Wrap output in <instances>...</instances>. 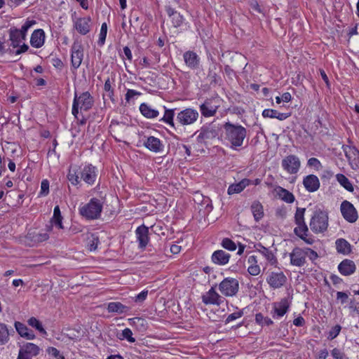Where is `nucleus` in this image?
<instances>
[{
	"mask_svg": "<svg viewBox=\"0 0 359 359\" xmlns=\"http://www.w3.org/2000/svg\"><path fill=\"white\" fill-rule=\"evenodd\" d=\"M225 139L231 144V147L236 149L242 146L247 135L246 129L241 125L226 122L224 125Z\"/></svg>",
	"mask_w": 359,
	"mask_h": 359,
	"instance_id": "obj_1",
	"label": "nucleus"
},
{
	"mask_svg": "<svg viewBox=\"0 0 359 359\" xmlns=\"http://www.w3.org/2000/svg\"><path fill=\"white\" fill-rule=\"evenodd\" d=\"M310 228L316 233L325 232L328 227V214L320 209L314 211L310 221Z\"/></svg>",
	"mask_w": 359,
	"mask_h": 359,
	"instance_id": "obj_2",
	"label": "nucleus"
},
{
	"mask_svg": "<svg viewBox=\"0 0 359 359\" xmlns=\"http://www.w3.org/2000/svg\"><path fill=\"white\" fill-rule=\"evenodd\" d=\"M93 105V98L88 92H84L79 96L75 94L73 105H72V114L74 117L79 119V109L81 111H88Z\"/></svg>",
	"mask_w": 359,
	"mask_h": 359,
	"instance_id": "obj_3",
	"label": "nucleus"
},
{
	"mask_svg": "<svg viewBox=\"0 0 359 359\" xmlns=\"http://www.w3.org/2000/svg\"><path fill=\"white\" fill-rule=\"evenodd\" d=\"M102 205L97 198H92L88 203L80 209L82 216L89 219H97L101 214Z\"/></svg>",
	"mask_w": 359,
	"mask_h": 359,
	"instance_id": "obj_4",
	"label": "nucleus"
},
{
	"mask_svg": "<svg viewBox=\"0 0 359 359\" xmlns=\"http://www.w3.org/2000/svg\"><path fill=\"white\" fill-rule=\"evenodd\" d=\"M238 290V280L233 278H226L219 284V290L225 297L236 296Z\"/></svg>",
	"mask_w": 359,
	"mask_h": 359,
	"instance_id": "obj_5",
	"label": "nucleus"
},
{
	"mask_svg": "<svg viewBox=\"0 0 359 359\" xmlns=\"http://www.w3.org/2000/svg\"><path fill=\"white\" fill-rule=\"evenodd\" d=\"M340 210L344 218L350 223L358 219V212L353 205L348 201H344L340 206Z\"/></svg>",
	"mask_w": 359,
	"mask_h": 359,
	"instance_id": "obj_6",
	"label": "nucleus"
},
{
	"mask_svg": "<svg viewBox=\"0 0 359 359\" xmlns=\"http://www.w3.org/2000/svg\"><path fill=\"white\" fill-rule=\"evenodd\" d=\"M198 117V113L196 110L187 108L180 113L177 116V121L181 125H190L194 123Z\"/></svg>",
	"mask_w": 359,
	"mask_h": 359,
	"instance_id": "obj_7",
	"label": "nucleus"
},
{
	"mask_svg": "<svg viewBox=\"0 0 359 359\" xmlns=\"http://www.w3.org/2000/svg\"><path fill=\"white\" fill-rule=\"evenodd\" d=\"M300 165L299 158L295 155H289L282 160V167L290 174H296Z\"/></svg>",
	"mask_w": 359,
	"mask_h": 359,
	"instance_id": "obj_8",
	"label": "nucleus"
},
{
	"mask_svg": "<svg viewBox=\"0 0 359 359\" xmlns=\"http://www.w3.org/2000/svg\"><path fill=\"white\" fill-rule=\"evenodd\" d=\"M266 282L271 288L278 289L286 283L287 277L282 271H272L266 278Z\"/></svg>",
	"mask_w": 359,
	"mask_h": 359,
	"instance_id": "obj_9",
	"label": "nucleus"
},
{
	"mask_svg": "<svg viewBox=\"0 0 359 359\" xmlns=\"http://www.w3.org/2000/svg\"><path fill=\"white\" fill-rule=\"evenodd\" d=\"M224 301L225 299L215 291V287H212L206 293L202 295V302L206 305L219 306Z\"/></svg>",
	"mask_w": 359,
	"mask_h": 359,
	"instance_id": "obj_10",
	"label": "nucleus"
},
{
	"mask_svg": "<svg viewBox=\"0 0 359 359\" xmlns=\"http://www.w3.org/2000/svg\"><path fill=\"white\" fill-rule=\"evenodd\" d=\"M343 150L353 170L359 168V150L355 147L343 146Z\"/></svg>",
	"mask_w": 359,
	"mask_h": 359,
	"instance_id": "obj_11",
	"label": "nucleus"
},
{
	"mask_svg": "<svg viewBox=\"0 0 359 359\" xmlns=\"http://www.w3.org/2000/svg\"><path fill=\"white\" fill-rule=\"evenodd\" d=\"M83 57V48L82 46L74 42L72 47L71 62L74 69H77L81 64Z\"/></svg>",
	"mask_w": 359,
	"mask_h": 359,
	"instance_id": "obj_12",
	"label": "nucleus"
},
{
	"mask_svg": "<svg viewBox=\"0 0 359 359\" xmlns=\"http://www.w3.org/2000/svg\"><path fill=\"white\" fill-rule=\"evenodd\" d=\"M74 27L81 35H86L91 30L90 17L79 18L74 22Z\"/></svg>",
	"mask_w": 359,
	"mask_h": 359,
	"instance_id": "obj_13",
	"label": "nucleus"
},
{
	"mask_svg": "<svg viewBox=\"0 0 359 359\" xmlns=\"http://www.w3.org/2000/svg\"><path fill=\"white\" fill-rule=\"evenodd\" d=\"M194 135H197V141L199 143H204L208 140H211L217 136V131L208 126H203L199 130H197Z\"/></svg>",
	"mask_w": 359,
	"mask_h": 359,
	"instance_id": "obj_14",
	"label": "nucleus"
},
{
	"mask_svg": "<svg viewBox=\"0 0 359 359\" xmlns=\"http://www.w3.org/2000/svg\"><path fill=\"white\" fill-rule=\"evenodd\" d=\"M290 257L291 264L296 266H302L306 262V253L299 248L293 249Z\"/></svg>",
	"mask_w": 359,
	"mask_h": 359,
	"instance_id": "obj_15",
	"label": "nucleus"
},
{
	"mask_svg": "<svg viewBox=\"0 0 359 359\" xmlns=\"http://www.w3.org/2000/svg\"><path fill=\"white\" fill-rule=\"evenodd\" d=\"M303 184L306 191L314 192L320 188V183L316 175H309L304 178Z\"/></svg>",
	"mask_w": 359,
	"mask_h": 359,
	"instance_id": "obj_16",
	"label": "nucleus"
},
{
	"mask_svg": "<svg viewBox=\"0 0 359 359\" xmlns=\"http://www.w3.org/2000/svg\"><path fill=\"white\" fill-rule=\"evenodd\" d=\"M338 270L341 275L348 276L355 271L356 266L353 261L345 259L338 265Z\"/></svg>",
	"mask_w": 359,
	"mask_h": 359,
	"instance_id": "obj_17",
	"label": "nucleus"
},
{
	"mask_svg": "<svg viewBox=\"0 0 359 359\" xmlns=\"http://www.w3.org/2000/svg\"><path fill=\"white\" fill-rule=\"evenodd\" d=\"M257 251L259 252L271 265H276L278 260L273 252L269 248L264 247L261 243L255 246Z\"/></svg>",
	"mask_w": 359,
	"mask_h": 359,
	"instance_id": "obj_18",
	"label": "nucleus"
},
{
	"mask_svg": "<svg viewBox=\"0 0 359 359\" xmlns=\"http://www.w3.org/2000/svg\"><path fill=\"white\" fill-rule=\"evenodd\" d=\"M95 167L92 165L85 166L81 172V177L83 181L89 184L95 182L96 179Z\"/></svg>",
	"mask_w": 359,
	"mask_h": 359,
	"instance_id": "obj_19",
	"label": "nucleus"
},
{
	"mask_svg": "<svg viewBox=\"0 0 359 359\" xmlns=\"http://www.w3.org/2000/svg\"><path fill=\"white\" fill-rule=\"evenodd\" d=\"M294 233L296 236L306 242L307 244H312L314 240L311 237L308 236L309 229L306 223H302L297 226L294 229Z\"/></svg>",
	"mask_w": 359,
	"mask_h": 359,
	"instance_id": "obj_20",
	"label": "nucleus"
},
{
	"mask_svg": "<svg viewBox=\"0 0 359 359\" xmlns=\"http://www.w3.org/2000/svg\"><path fill=\"white\" fill-rule=\"evenodd\" d=\"M135 233L139 241V246L141 248H145L149 241V229L144 225H142L137 228Z\"/></svg>",
	"mask_w": 359,
	"mask_h": 359,
	"instance_id": "obj_21",
	"label": "nucleus"
},
{
	"mask_svg": "<svg viewBox=\"0 0 359 359\" xmlns=\"http://www.w3.org/2000/svg\"><path fill=\"white\" fill-rule=\"evenodd\" d=\"M45 41V33L43 29H38L34 31L31 36L30 43L34 48H41Z\"/></svg>",
	"mask_w": 359,
	"mask_h": 359,
	"instance_id": "obj_22",
	"label": "nucleus"
},
{
	"mask_svg": "<svg viewBox=\"0 0 359 359\" xmlns=\"http://www.w3.org/2000/svg\"><path fill=\"white\" fill-rule=\"evenodd\" d=\"M218 106L212 104L211 100H207L200 106L201 112L203 116L209 117L214 116L217 110Z\"/></svg>",
	"mask_w": 359,
	"mask_h": 359,
	"instance_id": "obj_23",
	"label": "nucleus"
},
{
	"mask_svg": "<svg viewBox=\"0 0 359 359\" xmlns=\"http://www.w3.org/2000/svg\"><path fill=\"white\" fill-rule=\"evenodd\" d=\"M274 192L281 200L287 203H292L295 200L294 196L292 193L280 186H276L275 187Z\"/></svg>",
	"mask_w": 359,
	"mask_h": 359,
	"instance_id": "obj_24",
	"label": "nucleus"
},
{
	"mask_svg": "<svg viewBox=\"0 0 359 359\" xmlns=\"http://www.w3.org/2000/svg\"><path fill=\"white\" fill-rule=\"evenodd\" d=\"M230 255L224 250H218L213 252L212 260L215 264L224 265L229 261Z\"/></svg>",
	"mask_w": 359,
	"mask_h": 359,
	"instance_id": "obj_25",
	"label": "nucleus"
},
{
	"mask_svg": "<svg viewBox=\"0 0 359 359\" xmlns=\"http://www.w3.org/2000/svg\"><path fill=\"white\" fill-rule=\"evenodd\" d=\"M289 307L290 302L287 298H283L279 302L273 304L274 313L278 317L283 316L287 312Z\"/></svg>",
	"mask_w": 359,
	"mask_h": 359,
	"instance_id": "obj_26",
	"label": "nucleus"
},
{
	"mask_svg": "<svg viewBox=\"0 0 359 359\" xmlns=\"http://www.w3.org/2000/svg\"><path fill=\"white\" fill-rule=\"evenodd\" d=\"M9 37L11 41V46L13 48L20 46V43L25 40V36L22 34L18 29L11 28L9 31Z\"/></svg>",
	"mask_w": 359,
	"mask_h": 359,
	"instance_id": "obj_27",
	"label": "nucleus"
},
{
	"mask_svg": "<svg viewBox=\"0 0 359 359\" xmlns=\"http://www.w3.org/2000/svg\"><path fill=\"white\" fill-rule=\"evenodd\" d=\"M184 60L186 65L191 69H196L199 64V57L193 51H187L184 53Z\"/></svg>",
	"mask_w": 359,
	"mask_h": 359,
	"instance_id": "obj_28",
	"label": "nucleus"
},
{
	"mask_svg": "<svg viewBox=\"0 0 359 359\" xmlns=\"http://www.w3.org/2000/svg\"><path fill=\"white\" fill-rule=\"evenodd\" d=\"M336 250L338 253L347 255L351 252V244L344 238H338L335 241Z\"/></svg>",
	"mask_w": 359,
	"mask_h": 359,
	"instance_id": "obj_29",
	"label": "nucleus"
},
{
	"mask_svg": "<svg viewBox=\"0 0 359 359\" xmlns=\"http://www.w3.org/2000/svg\"><path fill=\"white\" fill-rule=\"evenodd\" d=\"M250 184V180L249 179L245 178L238 183L231 184L228 188V194L232 195L234 194L241 193Z\"/></svg>",
	"mask_w": 359,
	"mask_h": 359,
	"instance_id": "obj_30",
	"label": "nucleus"
},
{
	"mask_svg": "<svg viewBox=\"0 0 359 359\" xmlns=\"http://www.w3.org/2000/svg\"><path fill=\"white\" fill-rule=\"evenodd\" d=\"M144 144L148 149L154 152H158L162 149L160 140L153 136L149 137Z\"/></svg>",
	"mask_w": 359,
	"mask_h": 359,
	"instance_id": "obj_31",
	"label": "nucleus"
},
{
	"mask_svg": "<svg viewBox=\"0 0 359 359\" xmlns=\"http://www.w3.org/2000/svg\"><path fill=\"white\" fill-rule=\"evenodd\" d=\"M107 310L111 313H123L129 310V308L121 302H113L108 304Z\"/></svg>",
	"mask_w": 359,
	"mask_h": 359,
	"instance_id": "obj_32",
	"label": "nucleus"
},
{
	"mask_svg": "<svg viewBox=\"0 0 359 359\" xmlns=\"http://www.w3.org/2000/svg\"><path fill=\"white\" fill-rule=\"evenodd\" d=\"M140 111L141 114L147 118H154L158 116V111L151 108V107L146 103L140 104Z\"/></svg>",
	"mask_w": 359,
	"mask_h": 359,
	"instance_id": "obj_33",
	"label": "nucleus"
},
{
	"mask_svg": "<svg viewBox=\"0 0 359 359\" xmlns=\"http://www.w3.org/2000/svg\"><path fill=\"white\" fill-rule=\"evenodd\" d=\"M251 210L256 222H259L264 217V209L259 201H254L251 205Z\"/></svg>",
	"mask_w": 359,
	"mask_h": 359,
	"instance_id": "obj_34",
	"label": "nucleus"
},
{
	"mask_svg": "<svg viewBox=\"0 0 359 359\" xmlns=\"http://www.w3.org/2000/svg\"><path fill=\"white\" fill-rule=\"evenodd\" d=\"M20 350L29 356H36L39 355L40 348L33 343H27L21 346Z\"/></svg>",
	"mask_w": 359,
	"mask_h": 359,
	"instance_id": "obj_35",
	"label": "nucleus"
},
{
	"mask_svg": "<svg viewBox=\"0 0 359 359\" xmlns=\"http://www.w3.org/2000/svg\"><path fill=\"white\" fill-rule=\"evenodd\" d=\"M337 182L342 186L345 189L350 192H353L354 190L353 186L350 180L343 174H337L336 175Z\"/></svg>",
	"mask_w": 359,
	"mask_h": 359,
	"instance_id": "obj_36",
	"label": "nucleus"
},
{
	"mask_svg": "<svg viewBox=\"0 0 359 359\" xmlns=\"http://www.w3.org/2000/svg\"><path fill=\"white\" fill-rule=\"evenodd\" d=\"M62 217L61 215L60 207L59 205H56L54 208L53 216L51 219V222L57 226L59 229H63L64 227L62 226Z\"/></svg>",
	"mask_w": 359,
	"mask_h": 359,
	"instance_id": "obj_37",
	"label": "nucleus"
},
{
	"mask_svg": "<svg viewBox=\"0 0 359 359\" xmlns=\"http://www.w3.org/2000/svg\"><path fill=\"white\" fill-rule=\"evenodd\" d=\"M218 65L212 61L211 65L209 67L208 78L210 80L211 83H217L219 79L217 70Z\"/></svg>",
	"mask_w": 359,
	"mask_h": 359,
	"instance_id": "obj_38",
	"label": "nucleus"
},
{
	"mask_svg": "<svg viewBox=\"0 0 359 359\" xmlns=\"http://www.w3.org/2000/svg\"><path fill=\"white\" fill-rule=\"evenodd\" d=\"M306 209L304 208H297L296 212L294 214V222L296 225H299L302 223H305L304 221V213Z\"/></svg>",
	"mask_w": 359,
	"mask_h": 359,
	"instance_id": "obj_39",
	"label": "nucleus"
},
{
	"mask_svg": "<svg viewBox=\"0 0 359 359\" xmlns=\"http://www.w3.org/2000/svg\"><path fill=\"white\" fill-rule=\"evenodd\" d=\"M8 330L6 325L0 323V344H5L8 341Z\"/></svg>",
	"mask_w": 359,
	"mask_h": 359,
	"instance_id": "obj_40",
	"label": "nucleus"
},
{
	"mask_svg": "<svg viewBox=\"0 0 359 359\" xmlns=\"http://www.w3.org/2000/svg\"><path fill=\"white\" fill-rule=\"evenodd\" d=\"M30 326L35 327L39 332L43 334H46V331L43 327L41 322L34 317H32L28 320Z\"/></svg>",
	"mask_w": 359,
	"mask_h": 359,
	"instance_id": "obj_41",
	"label": "nucleus"
},
{
	"mask_svg": "<svg viewBox=\"0 0 359 359\" xmlns=\"http://www.w3.org/2000/svg\"><path fill=\"white\" fill-rule=\"evenodd\" d=\"M67 178L72 184H78L79 183V175L77 173V170L71 168L69 170Z\"/></svg>",
	"mask_w": 359,
	"mask_h": 359,
	"instance_id": "obj_42",
	"label": "nucleus"
},
{
	"mask_svg": "<svg viewBox=\"0 0 359 359\" xmlns=\"http://www.w3.org/2000/svg\"><path fill=\"white\" fill-rule=\"evenodd\" d=\"M175 116L174 109H166L164 114L163 117L161 118V121L168 123L171 126H174L173 117Z\"/></svg>",
	"mask_w": 359,
	"mask_h": 359,
	"instance_id": "obj_43",
	"label": "nucleus"
},
{
	"mask_svg": "<svg viewBox=\"0 0 359 359\" xmlns=\"http://www.w3.org/2000/svg\"><path fill=\"white\" fill-rule=\"evenodd\" d=\"M107 33V25L106 22H104L102 24L101 29H100V37L98 40V44L100 46H102L106 39Z\"/></svg>",
	"mask_w": 359,
	"mask_h": 359,
	"instance_id": "obj_44",
	"label": "nucleus"
},
{
	"mask_svg": "<svg viewBox=\"0 0 359 359\" xmlns=\"http://www.w3.org/2000/svg\"><path fill=\"white\" fill-rule=\"evenodd\" d=\"M222 245L224 248L231 251H234L236 249V243L228 238H225L222 240Z\"/></svg>",
	"mask_w": 359,
	"mask_h": 359,
	"instance_id": "obj_45",
	"label": "nucleus"
},
{
	"mask_svg": "<svg viewBox=\"0 0 359 359\" xmlns=\"http://www.w3.org/2000/svg\"><path fill=\"white\" fill-rule=\"evenodd\" d=\"M15 327L18 332V334L21 337L26 336V333H27L29 328L23 323L20 322H15Z\"/></svg>",
	"mask_w": 359,
	"mask_h": 359,
	"instance_id": "obj_46",
	"label": "nucleus"
},
{
	"mask_svg": "<svg viewBox=\"0 0 359 359\" xmlns=\"http://www.w3.org/2000/svg\"><path fill=\"white\" fill-rule=\"evenodd\" d=\"M243 316V311L239 310L238 311L234 312V313L229 315L226 317L224 322L226 324L229 323L230 322H231L237 318H239L242 317Z\"/></svg>",
	"mask_w": 359,
	"mask_h": 359,
	"instance_id": "obj_47",
	"label": "nucleus"
},
{
	"mask_svg": "<svg viewBox=\"0 0 359 359\" xmlns=\"http://www.w3.org/2000/svg\"><path fill=\"white\" fill-rule=\"evenodd\" d=\"M36 24V21L34 20H27L25 23L22 26L20 29H18L23 35L26 37V34L28 29L34 25Z\"/></svg>",
	"mask_w": 359,
	"mask_h": 359,
	"instance_id": "obj_48",
	"label": "nucleus"
},
{
	"mask_svg": "<svg viewBox=\"0 0 359 359\" xmlns=\"http://www.w3.org/2000/svg\"><path fill=\"white\" fill-rule=\"evenodd\" d=\"M123 338L126 339L129 342L133 343L135 339L133 337V332L130 329L126 328L122 331Z\"/></svg>",
	"mask_w": 359,
	"mask_h": 359,
	"instance_id": "obj_49",
	"label": "nucleus"
},
{
	"mask_svg": "<svg viewBox=\"0 0 359 359\" xmlns=\"http://www.w3.org/2000/svg\"><path fill=\"white\" fill-rule=\"evenodd\" d=\"M148 295V290H143L140 294L133 298V301L136 303L143 302Z\"/></svg>",
	"mask_w": 359,
	"mask_h": 359,
	"instance_id": "obj_50",
	"label": "nucleus"
},
{
	"mask_svg": "<svg viewBox=\"0 0 359 359\" xmlns=\"http://www.w3.org/2000/svg\"><path fill=\"white\" fill-rule=\"evenodd\" d=\"M49 238V236L47 233H40L33 236V241L36 243H41L47 241Z\"/></svg>",
	"mask_w": 359,
	"mask_h": 359,
	"instance_id": "obj_51",
	"label": "nucleus"
},
{
	"mask_svg": "<svg viewBox=\"0 0 359 359\" xmlns=\"http://www.w3.org/2000/svg\"><path fill=\"white\" fill-rule=\"evenodd\" d=\"M49 192V182L47 180H43L41 184V192L40 194L46 196Z\"/></svg>",
	"mask_w": 359,
	"mask_h": 359,
	"instance_id": "obj_52",
	"label": "nucleus"
},
{
	"mask_svg": "<svg viewBox=\"0 0 359 359\" xmlns=\"http://www.w3.org/2000/svg\"><path fill=\"white\" fill-rule=\"evenodd\" d=\"M277 110L271 109H266L262 111V116L264 118H275L276 116Z\"/></svg>",
	"mask_w": 359,
	"mask_h": 359,
	"instance_id": "obj_53",
	"label": "nucleus"
},
{
	"mask_svg": "<svg viewBox=\"0 0 359 359\" xmlns=\"http://www.w3.org/2000/svg\"><path fill=\"white\" fill-rule=\"evenodd\" d=\"M261 269L259 265L248 266V272L253 276H257L260 273Z\"/></svg>",
	"mask_w": 359,
	"mask_h": 359,
	"instance_id": "obj_54",
	"label": "nucleus"
},
{
	"mask_svg": "<svg viewBox=\"0 0 359 359\" xmlns=\"http://www.w3.org/2000/svg\"><path fill=\"white\" fill-rule=\"evenodd\" d=\"M104 89L108 93V95L110 97L114 95V89L111 87V81L109 78L105 81Z\"/></svg>",
	"mask_w": 359,
	"mask_h": 359,
	"instance_id": "obj_55",
	"label": "nucleus"
},
{
	"mask_svg": "<svg viewBox=\"0 0 359 359\" xmlns=\"http://www.w3.org/2000/svg\"><path fill=\"white\" fill-rule=\"evenodd\" d=\"M308 165L314 167L318 170L321 167V163L318 159L313 157L309 159Z\"/></svg>",
	"mask_w": 359,
	"mask_h": 359,
	"instance_id": "obj_56",
	"label": "nucleus"
},
{
	"mask_svg": "<svg viewBox=\"0 0 359 359\" xmlns=\"http://www.w3.org/2000/svg\"><path fill=\"white\" fill-rule=\"evenodd\" d=\"M99 243V238L97 237H93L88 244V249L90 251L95 250L97 248Z\"/></svg>",
	"mask_w": 359,
	"mask_h": 359,
	"instance_id": "obj_57",
	"label": "nucleus"
},
{
	"mask_svg": "<svg viewBox=\"0 0 359 359\" xmlns=\"http://www.w3.org/2000/svg\"><path fill=\"white\" fill-rule=\"evenodd\" d=\"M140 93L135 90H128L126 94V100L127 102H129L131 98H133L135 95H140Z\"/></svg>",
	"mask_w": 359,
	"mask_h": 359,
	"instance_id": "obj_58",
	"label": "nucleus"
},
{
	"mask_svg": "<svg viewBox=\"0 0 359 359\" xmlns=\"http://www.w3.org/2000/svg\"><path fill=\"white\" fill-rule=\"evenodd\" d=\"M173 24L175 27H180L182 23V16L180 15V13H177L176 15L173 16Z\"/></svg>",
	"mask_w": 359,
	"mask_h": 359,
	"instance_id": "obj_59",
	"label": "nucleus"
},
{
	"mask_svg": "<svg viewBox=\"0 0 359 359\" xmlns=\"http://www.w3.org/2000/svg\"><path fill=\"white\" fill-rule=\"evenodd\" d=\"M332 356L335 359H343V354L340 350L335 348L331 351Z\"/></svg>",
	"mask_w": 359,
	"mask_h": 359,
	"instance_id": "obj_60",
	"label": "nucleus"
},
{
	"mask_svg": "<svg viewBox=\"0 0 359 359\" xmlns=\"http://www.w3.org/2000/svg\"><path fill=\"white\" fill-rule=\"evenodd\" d=\"M337 298L340 299L342 304H344L348 299V295L344 292H337Z\"/></svg>",
	"mask_w": 359,
	"mask_h": 359,
	"instance_id": "obj_61",
	"label": "nucleus"
},
{
	"mask_svg": "<svg viewBox=\"0 0 359 359\" xmlns=\"http://www.w3.org/2000/svg\"><path fill=\"white\" fill-rule=\"evenodd\" d=\"M47 352L55 358H57L60 355V351L55 347H49L47 349Z\"/></svg>",
	"mask_w": 359,
	"mask_h": 359,
	"instance_id": "obj_62",
	"label": "nucleus"
},
{
	"mask_svg": "<svg viewBox=\"0 0 359 359\" xmlns=\"http://www.w3.org/2000/svg\"><path fill=\"white\" fill-rule=\"evenodd\" d=\"M341 330V327L339 325H336L333 330L330 332V337L332 339L335 338L339 334Z\"/></svg>",
	"mask_w": 359,
	"mask_h": 359,
	"instance_id": "obj_63",
	"label": "nucleus"
},
{
	"mask_svg": "<svg viewBox=\"0 0 359 359\" xmlns=\"http://www.w3.org/2000/svg\"><path fill=\"white\" fill-rule=\"evenodd\" d=\"M334 285H339L342 283V279L335 274H332L330 277Z\"/></svg>",
	"mask_w": 359,
	"mask_h": 359,
	"instance_id": "obj_64",
	"label": "nucleus"
}]
</instances>
